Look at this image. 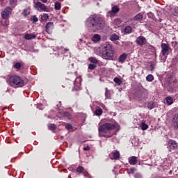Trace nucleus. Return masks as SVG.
Masks as SVG:
<instances>
[{"instance_id": "obj_1", "label": "nucleus", "mask_w": 178, "mask_h": 178, "mask_svg": "<svg viewBox=\"0 0 178 178\" xmlns=\"http://www.w3.org/2000/svg\"><path fill=\"white\" fill-rule=\"evenodd\" d=\"M120 130V126L118 123L106 122L99 127V137H112Z\"/></svg>"}, {"instance_id": "obj_2", "label": "nucleus", "mask_w": 178, "mask_h": 178, "mask_svg": "<svg viewBox=\"0 0 178 178\" xmlns=\"http://www.w3.org/2000/svg\"><path fill=\"white\" fill-rule=\"evenodd\" d=\"M96 54L97 55H99V56H102V58L106 60H111L115 55V49L112 44L109 42H106L102 50L101 48H99L96 51Z\"/></svg>"}, {"instance_id": "obj_3", "label": "nucleus", "mask_w": 178, "mask_h": 178, "mask_svg": "<svg viewBox=\"0 0 178 178\" xmlns=\"http://www.w3.org/2000/svg\"><path fill=\"white\" fill-rule=\"evenodd\" d=\"M86 27L91 31H97L104 27V22L95 15L89 17L86 21Z\"/></svg>"}, {"instance_id": "obj_4", "label": "nucleus", "mask_w": 178, "mask_h": 178, "mask_svg": "<svg viewBox=\"0 0 178 178\" xmlns=\"http://www.w3.org/2000/svg\"><path fill=\"white\" fill-rule=\"evenodd\" d=\"M8 83L10 87H13V88H19L20 87H24V80L17 75L10 76Z\"/></svg>"}, {"instance_id": "obj_5", "label": "nucleus", "mask_w": 178, "mask_h": 178, "mask_svg": "<svg viewBox=\"0 0 178 178\" xmlns=\"http://www.w3.org/2000/svg\"><path fill=\"white\" fill-rule=\"evenodd\" d=\"M35 8L39 12H48V7L41 2H37L35 3Z\"/></svg>"}, {"instance_id": "obj_6", "label": "nucleus", "mask_w": 178, "mask_h": 178, "mask_svg": "<svg viewBox=\"0 0 178 178\" xmlns=\"http://www.w3.org/2000/svg\"><path fill=\"white\" fill-rule=\"evenodd\" d=\"M170 51V46H169V44H165V43L161 44V54L163 56H166V55H169Z\"/></svg>"}, {"instance_id": "obj_7", "label": "nucleus", "mask_w": 178, "mask_h": 178, "mask_svg": "<svg viewBox=\"0 0 178 178\" xmlns=\"http://www.w3.org/2000/svg\"><path fill=\"white\" fill-rule=\"evenodd\" d=\"M177 143L173 140H170L168 143V148L170 151H176L177 149Z\"/></svg>"}, {"instance_id": "obj_8", "label": "nucleus", "mask_w": 178, "mask_h": 178, "mask_svg": "<svg viewBox=\"0 0 178 178\" xmlns=\"http://www.w3.org/2000/svg\"><path fill=\"white\" fill-rule=\"evenodd\" d=\"M12 13V8L8 7L6 8L2 13H1V16L3 19H8L9 17V15Z\"/></svg>"}, {"instance_id": "obj_9", "label": "nucleus", "mask_w": 178, "mask_h": 178, "mask_svg": "<svg viewBox=\"0 0 178 178\" xmlns=\"http://www.w3.org/2000/svg\"><path fill=\"white\" fill-rule=\"evenodd\" d=\"M136 42L138 45H145L147 44V39L143 36H139L136 38Z\"/></svg>"}, {"instance_id": "obj_10", "label": "nucleus", "mask_w": 178, "mask_h": 178, "mask_svg": "<svg viewBox=\"0 0 178 178\" xmlns=\"http://www.w3.org/2000/svg\"><path fill=\"white\" fill-rule=\"evenodd\" d=\"M55 26L54 25V22H48L46 24V31L48 34H52V31L54 30Z\"/></svg>"}, {"instance_id": "obj_11", "label": "nucleus", "mask_w": 178, "mask_h": 178, "mask_svg": "<svg viewBox=\"0 0 178 178\" xmlns=\"http://www.w3.org/2000/svg\"><path fill=\"white\" fill-rule=\"evenodd\" d=\"M172 124L175 130H178V113L175 114L172 118Z\"/></svg>"}, {"instance_id": "obj_12", "label": "nucleus", "mask_w": 178, "mask_h": 178, "mask_svg": "<svg viewBox=\"0 0 178 178\" xmlns=\"http://www.w3.org/2000/svg\"><path fill=\"white\" fill-rule=\"evenodd\" d=\"M109 156L111 159L117 160L120 158V153L118 151H114L109 154Z\"/></svg>"}, {"instance_id": "obj_13", "label": "nucleus", "mask_w": 178, "mask_h": 178, "mask_svg": "<svg viewBox=\"0 0 178 178\" xmlns=\"http://www.w3.org/2000/svg\"><path fill=\"white\" fill-rule=\"evenodd\" d=\"M118 12H119V7L114 6L113 7H112L111 10L108 12V15H111L112 16V15H115Z\"/></svg>"}, {"instance_id": "obj_14", "label": "nucleus", "mask_w": 178, "mask_h": 178, "mask_svg": "<svg viewBox=\"0 0 178 178\" xmlns=\"http://www.w3.org/2000/svg\"><path fill=\"white\" fill-rule=\"evenodd\" d=\"M36 37L37 35H34V33H26L24 35L25 40H34Z\"/></svg>"}, {"instance_id": "obj_15", "label": "nucleus", "mask_w": 178, "mask_h": 178, "mask_svg": "<svg viewBox=\"0 0 178 178\" xmlns=\"http://www.w3.org/2000/svg\"><path fill=\"white\" fill-rule=\"evenodd\" d=\"M92 41H93V42H99V41H101V36L99 34L93 35L92 37Z\"/></svg>"}, {"instance_id": "obj_16", "label": "nucleus", "mask_w": 178, "mask_h": 178, "mask_svg": "<svg viewBox=\"0 0 178 178\" xmlns=\"http://www.w3.org/2000/svg\"><path fill=\"white\" fill-rule=\"evenodd\" d=\"M126 59H127V54L126 53H124L120 56L119 62H120V63H124Z\"/></svg>"}, {"instance_id": "obj_17", "label": "nucleus", "mask_w": 178, "mask_h": 178, "mask_svg": "<svg viewBox=\"0 0 178 178\" xmlns=\"http://www.w3.org/2000/svg\"><path fill=\"white\" fill-rule=\"evenodd\" d=\"M74 85L75 86V87H78L79 88H80L81 86V78L80 77H77L75 79V81L74 83Z\"/></svg>"}, {"instance_id": "obj_18", "label": "nucleus", "mask_w": 178, "mask_h": 178, "mask_svg": "<svg viewBox=\"0 0 178 178\" xmlns=\"http://www.w3.org/2000/svg\"><path fill=\"white\" fill-rule=\"evenodd\" d=\"M129 162L130 165H136L137 163V157L131 156L129 158Z\"/></svg>"}, {"instance_id": "obj_19", "label": "nucleus", "mask_w": 178, "mask_h": 178, "mask_svg": "<svg viewBox=\"0 0 178 178\" xmlns=\"http://www.w3.org/2000/svg\"><path fill=\"white\" fill-rule=\"evenodd\" d=\"M134 22H141L143 20V15L141 13H138L135 17H134L133 19Z\"/></svg>"}, {"instance_id": "obj_20", "label": "nucleus", "mask_w": 178, "mask_h": 178, "mask_svg": "<svg viewBox=\"0 0 178 178\" xmlns=\"http://www.w3.org/2000/svg\"><path fill=\"white\" fill-rule=\"evenodd\" d=\"M105 90H106V92H105L106 99H110L111 97H112V91L108 90V88H106Z\"/></svg>"}, {"instance_id": "obj_21", "label": "nucleus", "mask_w": 178, "mask_h": 178, "mask_svg": "<svg viewBox=\"0 0 178 178\" xmlns=\"http://www.w3.org/2000/svg\"><path fill=\"white\" fill-rule=\"evenodd\" d=\"M140 129L141 130H147L148 129V124L145 123V121L143 120L142 123L140 124Z\"/></svg>"}, {"instance_id": "obj_22", "label": "nucleus", "mask_w": 178, "mask_h": 178, "mask_svg": "<svg viewBox=\"0 0 178 178\" xmlns=\"http://www.w3.org/2000/svg\"><path fill=\"white\" fill-rule=\"evenodd\" d=\"M131 31H133V29L130 26H127L124 28V33L126 34H131Z\"/></svg>"}, {"instance_id": "obj_23", "label": "nucleus", "mask_w": 178, "mask_h": 178, "mask_svg": "<svg viewBox=\"0 0 178 178\" xmlns=\"http://www.w3.org/2000/svg\"><path fill=\"white\" fill-rule=\"evenodd\" d=\"M113 24H114V26H117L118 27H119V26L122 24V20L120 19H115L113 20Z\"/></svg>"}, {"instance_id": "obj_24", "label": "nucleus", "mask_w": 178, "mask_h": 178, "mask_svg": "<svg viewBox=\"0 0 178 178\" xmlns=\"http://www.w3.org/2000/svg\"><path fill=\"white\" fill-rule=\"evenodd\" d=\"M49 19V15L48 14L44 13L42 15H41V22H47Z\"/></svg>"}, {"instance_id": "obj_25", "label": "nucleus", "mask_w": 178, "mask_h": 178, "mask_svg": "<svg viewBox=\"0 0 178 178\" xmlns=\"http://www.w3.org/2000/svg\"><path fill=\"white\" fill-rule=\"evenodd\" d=\"M110 40H111V41H118V40H119V36L115 33L112 34L110 36Z\"/></svg>"}, {"instance_id": "obj_26", "label": "nucleus", "mask_w": 178, "mask_h": 178, "mask_svg": "<svg viewBox=\"0 0 178 178\" xmlns=\"http://www.w3.org/2000/svg\"><path fill=\"white\" fill-rule=\"evenodd\" d=\"M88 60H90L91 63L94 65H97V63H98V60L95 57H90L89 58Z\"/></svg>"}, {"instance_id": "obj_27", "label": "nucleus", "mask_w": 178, "mask_h": 178, "mask_svg": "<svg viewBox=\"0 0 178 178\" xmlns=\"http://www.w3.org/2000/svg\"><path fill=\"white\" fill-rule=\"evenodd\" d=\"M113 81L115 84H118V86H120L122 83V79L118 77L114 78Z\"/></svg>"}, {"instance_id": "obj_28", "label": "nucleus", "mask_w": 178, "mask_h": 178, "mask_svg": "<svg viewBox=\"0 0 178 178\" xmlns=\"http://www.w3.org/2000/svg\"><path fill=\"white\" fill-rule=\"evenodd\" d=\"M166 102L168 105H172V104H173V98L170 97V96L167 97Z\"/></svg>"}, {"instance_id": "obj_29", "label": "nucleus", "mask_w": 178, "mask_h": 178, "mask_svg": "<svg viewBox=\"0 0 178 178\" xmlns=\"http://www.w3.org/2000/svg\"><path fill=\"white\" fill-rule=\"evenodd\" d=\"M102 113H103L102 109L97 108L95 110V115L96 116H101V115H102Z\"/></svg>"}, {"instance_id": "obj_30", "label": "nucleus", "mask_w": 178, "mask_h": 178, "mask_svg": "<svg viewBox=\"0 0 178 178\" xmlns=\"http://www.w3.org/2000/svg\"><path fill=\"white\" fill-rule=\"evenodd\" d=\"M148 109H154L155 108V103L153 102H150L147 104Z\"/></svg>"}, {"instance_id": "obj_31", "label": "nucleus", "mask_w": 178, "mask_h": 178, "mask_svg": "<svg viewBox=\"0 0 178 178\" xmlns=\"http://www.w3.org/2000/svg\"><path fill=\"white\" fill-rule=\"evenodd\" d=\"M60 8H61L60 3L56 2L55 3V9H56V10H60Z\"/></svg>"}, {"instance_id": "obj_32", "label": "nucleus", "mask_w": 178, "mask_h": 178, "mask_svg": "<svg viewBox=\"0 0 178 178\" xmlns=\"http://www.w3.org/2000/svg\"><path fill=\"white\" fill-rule=\"evenodd\" d=\"M146 80H147V81H153L154 76H152V74L147 75L146 77Z\"/></svg>"}, {"instance_id": "obj_33", "label": "nucleus", "mask_w": 178, "mask_h": 178, "mask_svg": "<svg viewBox=\"0 0 178 178\" xmlns=\"http://www.w3.org/2000/svg\"><path fill=\"white\" fill-rule=\"evenodd\" d=\"M76 172L78 173H83L84 172V168H83V166H79L77 168H76Z\"/></svg>"}, {"instance_id": "obj_34", "label": "nucleus", "mask_w": 178, "mask_h": 178, "mask_svg": "<svg viewBox=\"0 0 178 178\" xmlns=\"http://www.w3.org/2000/svg\"><path fill=\"white\" fill-rule=\"evenodd\" d=\"M95 67H97V64H89L88 65V69H90V70H94V69H95Z\"/></svg>"}, {"instance_id": "obj_35", "label": "nucleus", "mask_w": 178, "mask_h": 178, "mask_svg": "<svg viewBox=\"0 0 178 178\" xmlns=\"http://www.w3.org/2000/svg\"><path fill=\"white\" fill-rule=\"evenodd\" d=\"M48 127L49 130H55L56 129V126L54 124H49Z\"/></svg>"}, {"instance_id": "obj_36", "label": "nucleus", "mask_w": 178, "mask_h": 178, "mask_svg": "<svg viewBox=\"0 0 178 178\" xmlns=\"http://www.w3.org/2000/svg\"><path fill=\"white\" fill-rule=\"evenodd\" d=\"M14 67L15 69H20V67H22V64L20 63H16L14 65Z\"/></svg>"}, {"instance_id": "obj_37", "label": "nucleus", "mask_w": 178, "mask_h": 178, "mask_svg": "<svg viewBox=\"0 0 178 178\" xmlns=\"http://www.w3.org/2000/svg\"><path fill=\"white\" fill-rule=\"evenodd\" d=\"M63 115L65 117V118H68V119H71L72 118V115H70V114L67 112H64L63 113Z\"/></svg>"}, {"instance_id": "obj_38", "label": "nucleus", "mask_w": 178, "mask_h": 178, "mask_svg": "<svg viewBox=\"0 0 178 178\" xmlns=\"http://www.w3.org/2000/svg\"><path fill=\"white\" fill-rule=\"evenodd\" d=\"M65 129H67V130H72V129H73V127L70 124H67L65 125Z\"/></svg>"}, {"instance_id": "obj_39", "label": "nucleus", "mask_w": 178, "mask_h": 178, "mask_svg": "<svg viewBox=\"0 0 178 178\" xmlns=\"http://www.w3.org/2000/svg\"><path fill=\"white\" fill-rule=\"evenodd\" d=\"M23 15L24 16H29V15H30V11H29V10H24Z\"/></svg>"}, {"instance_id": "obj_40", "label": "nucleus", "mask_w": 178, "mask_h": 178, "mask_svg": "<svg viewBox=\"0 0 178 178\" xmlns=\"http://www.w3.org/2000/svg\"><path fill=\"white\" fill-rule=\"evenodd\" d=\"M32 20L33 22H34V23H37V22H38V18L37 17V16L33 15L32 16Z\"/></svg>"}, {"instance_id": "obj_41", "label": "nucleus", "mask_w": 178, "mask_h": 178, "mask_svg": "<svg viewBox=\"0 0 178 178\" xmlns=\"http://www.w3.org/2000/svg\"><path fill=\"white\" fill-rule=\"evenodd\" d=\"M83 176H85V177H88V176H90V175L88 174V172L87 171H83Z\"/></svg>"}, {"instance_id": "obj_42", "label": "nucleus", "mask_w": 178, "mask_h": 178, "mask_svg": "<svg viewBox=\"0 0 178 178\" xmlns=\"http://www.w3.org/2000/svg\"><path fill=\"white\" fill-rule=\"evenodd\" d=\"M175 15H178V7L174 8Z\"/></svg>"}, {"instance_id": "obj_43", "label": "nucleus", "mask_w": 178, "mask_h": 178, "mask_svg": "<svg viewBox=\"0 0 178 178\" xmlns=\"http://www.w3.org/2000/svg\"><path fill=\"white\" fill-rule=\"evenodd\" d=\"M10 2L12 5H15L17 2V0H10Z\"/></svg>"}, {"instance_id": "obj_44", "label": "nucleus", "mask_w": 178, "mask_h": 178, "mask_svg": "<svg viewBox=\"0 0 178 178\" xmlns=\"http://www.w3.org/2000/svg\"><path fill=\"white\" fill-rule=\"evenodd\" d=\"M100 106H102V108L104 109V111H106V106H105L104 104H100Z\"/></svg>"}, {"instance_id": "obj_45", "label": "nucleus", "mask_w": 178, "mask_h": 178, "mask_svg": "<svg viewBox=\"0 0 178 178\" xmlns=\"http://www.w3.org/2000/svg\"><path fill=\"white\" fill-rule=\"evenodd\" d=\"M84 151H88L90 149V147L87 146L83 148Z\"/></svg>"}, {"instance_id": "obj_46", "label": "nucleus", "mask_w": 178, "mask_h": 178, "mask_svg": "<svg viewBox=\"0 0 178 178\" xmlns=\"http://www.w3.org/2000/svg\"><path fill=\"white\" fill-rule=\"evenodd\" d=\"M41 2H43V3H47L48 2V0H40Z\"/></svg>"}, {"instance_id": "obj_47", "label": "nucleus", "mask_w": 178, "mask_h": 178, "mask_svg": "<svg viewBox=\"0 0 178 178\" xmlns=\"http://www.w3.org/2000/svg\"><path fill=\"white\" fill-rule=\"evenodd\" d=\"M136 178H141V175L137 174L136 176H135Z\"/></svg>"}, {"instance_id": "obj_48", "label": "nucleus", "mask_w": 178, "mask_h": 178, "mask_svg": "<svg viewBox=\"0 0 178 178\" xmlns=\"http://www.w3.org/2000/svg\"><path fill=\"white\" fill-rule=\"evenodd\" d=\"M136 170L135 168H131V173H134V171Z\"/></svg>"}, {"instance_id": "obj_49", "label": "nucleus", "mask_w": 178, "mask_h": 178, "mask_svg": "<svg viewBox=\"0 0 178 178\" xmlns=\"http://www.w3.org/2000/svg\"><path fill=\"white\" fill-rule=\"evenodd\" d=\"M150 67L152 71L154 70V65H151Z\"/></svg>"}, {"instance_id": "obj_50", "label": "nucleus", "mask_w": 178, "mask_h": 178, "mask_svg": "<svg viewBox=\"0 0 178 178\" xmlns=\"http://www.w3.org/2000/svg\"><path fill=\"white\" fill-rule=\"evenodd\" d=\"M79 41H81V42H83V39H80Z\"/></svg>"}]
</instances>
